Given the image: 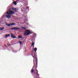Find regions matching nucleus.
I'll use <instances>...</instances> for the list:
<instances>
[{"label":"nucleus","instance_id":"nucleus-22","mask_svg":"<svg viewBox=\"0 0 78 78\" xmlns=\"http://www.w3.org/2000/svg\"><path fill=\"white\" fill-rule=\"evenodd\" d=\"M34 66L33 67H34Z\"/></svg>","mask_w":78,"mask_h":78},{"label":"nucleus","instance_id":"nucleus-5","mask_svg":"<svg viewBox=\"0 0 78 78\" xmlns=\"http://www.w3.org/2000/svg\"><path fill=\"white\" fill-rule=\"evenodd\" d=\"M20 28H18V27H13L12 28H11V30H19Z\"/></svg>","mask_w":78,"mask_h":78},{"label":"nucleus","instance_id":"nucleus-3","mask_svg":"<svg viewBox=\"0 0 78 78\" xmlns=\"http://www.w3.org/2000/svg\"><path fill=\"white\" fill-rule=\"evenodd\" d=\"M30 33V31L29 30H26L24 33V36H28Z\"/></svg>","mask_w":78,"mask_h":78},{"label":"nucleus","instance_id":"nucleus-13","mask_svg":"<svg viewBox=\"0 0 78 78\" xmlns=\"http://www.w3.org/2000/svg\"><path fill=\"white\" fill-rule=\"evenodd\" d=\"M13 3L15 5H17V3L16 2H13Z\"/></svg>","mask_w":78,"mask_h":78},{"label":"nucleus","instance_id":"nucleus-14","mask_svg":"<svg viewBox=\"0 0 78 78\" xmlns=\"http://www.w3.org/2000/svg\"><path fill=\"white\" fill-rule=\"evenodd\" d=\"M21 27L22 29H23V30H26V28L24 27Z\"/></svg>","mask_w":78,"mask_h":78},{"label":"nucleus","instance_id":"nucleus-18","mask_svg":"<svg viewBox=\"0 0 78 78\" xmlns=\"http://www.w3.org/2000/svg\"><path fill=\"white\" fill-rule=\"evenodd\" d=\"M34 45V42L32 43L31 45Z\"/></svg>","mask_w":78,"mask_h":78},{"label":"nucleus","instance_id":"nucleus-10","mask_svg":"<svg viewBox=\"0 0 78 78\" xmlns=\"http://www.w3.org/2000/svg\"><path fill=\"white\" fill-rule=\"evenodd\" d=\"M10 25H11V26H12V25H16V24L14 23H10Z\"/></svg>","mask_w":78,"mask_h":78},{"label":"nucleus","instance_id":"nucleus-17","mask_svg":"<svg viewBox=\"0 0 78 78\" xmlns=\"http://www.w3.org/2000/svg\"><path fill=\"white\" fill-rule=\"evenodd\" d=\"M7 14L8 15H11V13H9V12H7Z\"/></svg>","mask_w":78,"mask_h":78},{"label":"nucleus","instance_id":"nucleus-9","mask_svg":"<svg viewBox=\"0 0 78 78\" xmlns=\"http://www.w3.org/2000/svg\"><path fill=\"white\" fill-rule=\"evenodd\" d=\"M6 25L7 26H8V27H10L11 26V25L10 24H8L7 23H6Z\"/></svg>","mask_w":78,"mask_h":78},{"label":"nucleus","instance_id":"nucleus-2","mask_svg":"<svg viewBox=\"0 0 78 78\" xmlns=\"http://www.w3.org/2000/svg\"><path fill=\"white\" fill-rule=\"evenodd\" d=\"M34 73L35 75L36 76L35 78H38L39 76V74H38V71L36 69L34 70Z\"/></svg>","mask_w":78,"mask_h":78},{"label":"nucleus","instance_id":"nucleus-20","mask_svg":"<svg viewBox=\"0 0 78 78\" xmlns=\"http://www.w3.org/2000/svg\"><path fill=\"white\" fill-rule=\"evenodd\" d=\"M34 49H37V48H34Z\"/></svg>","mask_w":78,"mask_h":78},{"label":"nucleus","instance_id":"nucleus-8","mask_svg":"<svg viewBox=\"0 0 78 78\" xmlns=\"http://www.w3.org/2000/svg\"><path fill=\"white\" fill-rule=\"evenodd\" d=\"M5 16L7 17V18H8V19H9V18H10V17H11V15H5Z\"/></svg>","mask_w":78,"mask_h":78},{"label":"nucleus","instance_id":"nucleus-15","mask_svg":"<svg viewBox=\"0 0 78 78\" xmlns=\"http://www.w3.org/2000/svg\"><path fill=\"white\" fill-rule=\"evenodd\" d=\"M34 69L33 68V69H32L31 71V73H33V72H34Z\"/></svg>","mask_w":78,"mask_h":78},{"label":"nucleus","instance_id":"nucleus-4","mask_svg":"<svg viewBox=\"0 0 78 78\" xmlns=\"http://www.w3.org/2000/svg\"><path fill=\"white\" fill-rule=\"evenodd\" d=\"M11 37L13 39H15V38H17L16 36L14 35V34H11Z\"/></svg>","mask_w":78,"mask_h":78},{"label":"nucleus","instance_id":"nucleus-21","mask_svg":"<svg viewBox=\"0 0 78 78\" xmlns=\"http://www.w3.org/2000/svg\"><path fill=\"white\" fill-rule=\"evenodd\" d=\"M11 9H9V10H10Z\"/></svg>","mask_w":78,"mask_h":78},{"label":"nucleus","instance_id":"nucleus-1","mask_svg":"<svg viewBox=\"0 0 78 78\" xmlns=\"http://www.w3.org/2000/svg\"><path fill=\"white\" fill-rule=\"evenodd\" d=\"M34 51H37V49H34L31 51L32 55L33 57V58H34V64H35V62H34V59H36L37 58V55H35V53H34Z\"/></svg>","mask_w":78,"mask_h":78},{"label":"nucleus","instance_id":"nucleus-7","mask_svg":"<svg viewBox=\"0 0 78 78\" xmlns=\"http://www.w3.org/2000/svg\"><path fill=\"white\" fill-rule=\"evenodd\" d=\"M8 11L10 13V15L12 14H13L14 13V11L11 10H8Z\"/></svg>","mask_w":78,"mask_h":78},{"label":"nucleus","instance_id":"nucleus-11","mask_svg":"<svg viewBox=\"0 0 78 78\" xmlns=\"http://www.w3.org/2000/svg\"><path fill=\"white\" fill-rule=\"evenodd\" d=\"M4 29V27H2L0 28V31H1L2 30H3Z\"/></svg>","mask_w":78,"mask_h":78},{"label":"nucleus","instance_id":"nucleus-16","mask_svg":"<svg viewBox=\"0 0 78 78\" xmlns=\"http://www.w3.org/2000/svg\"><path fill=\"white\" fill-rule=\"evenodd\" d=\"M10 36V35L9 34H8V35H5V37H7L8 36Z\"/></svg>","mask_w":78,"mask_h":78},{"label":"nucleus","instance_id":"nucleus-12","mask_svg":"<svg viewBox=\"0 0 78 78\" xmlns=\"http://www.w3.org/2000/svg\"><path fill=\"white\" fill-rule=\"evenodd\" d=\"M18 37H19V39H21L22 37V36H18Z\"/></svg>","mask_w":78,"mask_h":78},{"label":"nucleus","instance_id":"nucleus-19","mask_svg":"<svg viewBox=\"0 0 78 78\" xmlns=\"http://www.w3.org/2000/svg\"><path fill=\"white\" fill-rule=\"evenodd\" d=\"M19 43H20V44L21 45H22V41H19Z\"/></svg>","mask_w":78,"mask_h":78},{"label":"nucleus","instance_id":"nucleus-6","mask_svg":"<svg viewBox=\"0 0 78 78\" xmlns=\"http://www.w3.org/2000/svg\"><path fill=\"white\" fill-rule=\"evenodd\" d=\"M12 10H13V11H14L16 12H17V11H18V9H16L15 8H12Z\"/></svg>","mask_w":78,"mask_h":78}]
</instances>
